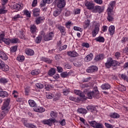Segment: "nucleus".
<instances>
[{
	"instance_id": "7",
	"label": "nucleus",
	"mask_w": 128,
	"mask_h": 128,
	"mask_svg": "<svg viewBox=\"0 0 128 128\" xmlns=\"http://www.w3.org/2000/svg\"><path fill=\"white\" fill-rule=\"evenodd\" d=\"M100 24L96 23L95 24L94 28L92 32V38H96V34H98V32H100Z\"/></svg>"
},
{
	"instance_id": "55",
	"label": "nucleus",
	"mask_w": 128,
	"mask_h": 128,
	"mask_svg": "<svg viewBox=\"0 0 128 128\" xmlns=\"http://www.w3.org/2000/svg\"><path fill=\"white\" fill-rule=\"evenodd\" d=\"M36 88H39L40 90L44 88V84L40 83H36Z\"/></svg>"
},
{
	"instance_id": "14",
	"label": "nucleus",
	"mask_w": 128,
	"mask_h": 128,
	"mask_svg": "<svg viewBox=\"0 0 128 128\" xmlns=\"http://www.w3.org/2000/svg\"><path fill=\"white\" fill-rule=\"evenodd\" d=\"M86 108L88 110V112H97L98 110H96V108L95 106H88L86 107Z\"/></svg>"
},
{
	"instance_id": "37",
	"label": "nucleus",
	"mask_w": 128,
	"mask_h": 128,
	"mask_svg": "<svg viewBox=\"0 0 128 128\" xmlns=\"http://www.w3.org/2000/svg\"><path fill=\"white\" fill-rule=\"evenodd\" d=\"M18 18H22V16L20 14H17L12 18V20H14V22L18 20Z\"/></svg>"
},
{
	"instance_id": "18",
	"label": "nucleus",
	"mask_w": 128,
	"mask_h": 128,
	"mask_svg": "<svg viewBox=\"0 0 128 128\" xmlns=\"http://www.w3.org/2000/svg\"><path fill=\"white\" fill-rule=\"evenodd\" d=\"M44 20V16H39L36 18L35 24H40L43 22Z\"/></svg>"
},
{
	"instance_id": "44",
	"label": "nucleus",
	"mask_w": 128,
	"mask_h": 128,
	"mask_svg": "<svg viewBox=\"0 0 128 128\" xmlns=\"http://www.w3.org/2000/svg\"><path fill=\"white\" fill-rule=\"evenodd\" d=\"M5 10L6 6H2V8L0 9V14H6V12H8V10Z\"/></svg>"
},
{
	"instance_id": "22",
	"label": "nucleus",
	"mask_w": 128,
	"mask_h": 128,
	"mask_svg": "<svg viewBox=\"0 0 128 128\" xmlns=\"http://www.w3.org/2000/svg\"><path fill=\"white\" fill-rule=\"evenodd\" d=\"M0 58L3 60H8V56L3 51L0 50Z\"/></svg>"
},
{
	"instance_id": "8",
	"label": "nucleus",
	"mask_w": 128,
	"mask_h": 128,
	"mask_svg": "<svg viewBox=\"0 0 128 128\" xmlns=\"http://www.w3.org/2000/svg\"><path fill=\"white\" fill-rule=\"evenodd\" d=\"M107 20L108 22H112L114 20V12L110 11V10H107Z\"/></svg>"
},
{
	"instance_id": "50",
	"label": "nucleus",
	"mask_w": 128,
	"mask_h": 128,
	"mask_svg": "<svg viewBox=\"0 0 128 128\" xmlns=\"http://www.w3.org/2000/svg\"><path fill=\"white\" fill-rule=\"evenodd\" d=\"M16 50H18V46H13L11 47L10 48V52H16Z\"/></svg>"
},
{
	"instance_id": "57",
	"label": "nucleus",
	"mask_w": 128,
	"mask_h": 128,
	"mask_svg": "<svg viewBox=\"0 0 128 128\" xmlns=\"http://www.w3.org/2000/svg\"><path fill=\"white\" fill-rule=\"evenodd\" d=\"M120 77L122 78V80H126V82H128V77L126 74H122Z\"/></svg>"
},
{
	"instance_id": "56",
	"label": "nucleus",
	"mask_w": 128,
	"mask_h": 128,
	"mask_svg": "<svg viewBox=\"0 0 128 128\" xmlns=\"http://www.w3.org/2000/svg\"><path fill=\"white\" fill-rule=\"evenodd\" d=\"M30 87L27 86V87L25 88H24L25 96H28V94L30 93Z\"/></svg>"
},
{
	"instance_id": "4",
	"label": "nucleus",
	"mask_w": 128,
	"mask_h": 128,
	"mask_svg": "<svg viewBox=\"0 0 128 128\" xmlns=\"http://www.w3.org/2000/svg\"><path fill=\"white\" fill-rule=\"evenodd\" d=\"M4 36H6L4 33H2L0 34V42H4V44H7L8 46L10 44V42H12L10 38H5Z\"/></svg>"
},
{
	"instance_id": "62",
	"label": "nucleus",
	"mask_w": 128,
	"mask_h": 128,
	"mask_svg": "<svg viewBox=\"0 0 128 128\" xmlns=\"http://www.w3.org/2000/svg\"><path fill=\"white\" fill-rule=\"evenodd\" d=\"M74 66H76L77 68H79L80 66H82V63L80 62H77L76 63H74Z\"/></svg>"
},
{
	"instance_id": "31",
	"label": "nucleus",
	"mask_w": 128,
	"mask_h": 128,
	"mask_svg": "<svg viewBox=\"0 0 128 128\" xmlns=\"http://www.w3.org/2000/svg\"><path fill=\"white\" fill-rule=\"evenodd\" d=\"M94 40L98 42H104V38L102 36H99L94 39Z\"/></svg>"
},
{
	"instance_id": "21",
	"label": "nucleus",
	"mask_w": 128,
	"mask_h": 128,
	"mask_svg": "<svg viewBox=\"0 0 128 128\" xmlns=\"http://www.w3.org/2000/svg\"><path fill=\"white\" fill-rule=\"evenodd\" d=\"M33 14L34 16H40V10L38 8H34L32 10Z\"/></svg>"
},
{
	"instance_id": "53",
	"label": "nucleus",
	"mask_w": 128,
	"mask_h": 128,
	"mask_svg": "<svg viewBox=\"0 0 128 128\" xmlns=\"http://www.w3.org/2000/svg\"><path fill=\"white\" fill-rule=\"evenodd\" d=\"M46 96L47 98H48V100H51L52 98H54V94L50 93V92H46Z\"/></svg>"
},
{
	"instance_id": "43",
	"label": "nucleus",
	"mask_w": 128,
	"mask_h": 128,
	"mask_svg": "<svg viewBox=\"0 0 128 128\" xmlns=\"http://www.w3.org/2000/svg\"><path fill=\"white\" fill-rule=\"evenodd\" d=\"M120 66V62L116 60H112V66Z\"/></svg>"
},
{
	"instance_id": "46",
	"label": "nucleus",
	"mask_w": 128,
	"mask_h": 128,
	"mask_svg": "<svg viewBox=\"0 0 128 128\" xmlns=\"http://www.w3.org/2000/svg\"><path fill=\"white\" fill-rule=\"evenodd\" d=\"M42 37L40 36H38L35 39V42L36 44H40L42 42Z\"/></svg>"
},
{
	"instance_id": "9",
	"label": "nucleus",
	"mask_w": 128,
	"mask_h": 128,
	"mask_svg": "<svg viewBox=\"0 0 128 128\" xmlns=\"http://www.w3.org/2000/svg\"><path fill=\"white\" fill-rule=\"evenodd\" d=\"M22 122L23 124L28 128H36V126L32 123L28 122V121L25 120L24 118L22 119Z\"/></svg>"
},
{
	"instance_id": "47",
	"label": "nucleus",
	"mask_w": 128,
	"mask_h": 128,
	"mask_svg": "<svg viewBox=\"0 0 128 128\" xmlns=\"http://www.w3.org/2000/svg\"><path fill=\"white\" fill-rule=\"evenodd\" d=\"M17 60L20 62H22L24 60V56H18L16 58Z\"/></svg>"
},
{
	"instance_id": "28",
	"label": "nucleus",
	"mask_w": 128,
	"mask_h": 128,
	"mask_svg": "<svg viewBox=\"0 0 128 128\" xmlns=\"http://www.w3.org/2000/svg\"><path fill=\"white\" fill-rule=\"evenodd\" d=\"M92 58H94V55L90 53L84 58V60L86 62H90V60H92Z\"/></svg>"
},
{
	"instance_id": "20",
	"label": "nucleus",
	"mask_w": 128,
	"mask_h": 128,
	"mask_svg": "<svg viewBox=\"0 0 128 128\" xmlns=\"http://www.w3.org/2000/svg\"><path fill=\"white\" fill-rule=\"evenodd\" d=\"M67 54L68 56H71L72 58H76V56H78V52L74 50L70 51L68 52Z\"/></svg>"
},
{
	"instance_id": "19",
	"label": "nucleus",
	"mask_w": 128,
	"mask_h": 128,
	"mask_svg": "<svg viewBox=\"0 0 128 128\" xmlns=\"http://www.w3.org/2000/svg\"><path fill=\"white\" fill-rule=\"evenodd\" d=\"M12 8L15 10V12H18L20 10H22V7L20 4H14L12 6Z\"/></svg>"
},
{
	"instance_id": "64",
	"label": "nucleus",
	"mask_w": 128,
	"mask_h": 128,
	"mask_svg": "<svg viewBox=\"0 0 128 128\" xmlns=\"http://www.w3.org/2000/svg\"><path fill=\"white\" fill-rule=\"evenodd\" d=\"M56 68L58 72H64V70L62 69V68L60 66H57Z\"/></svg>"
},
{
	"instance_id": "40",
	"label": "nucleus",
	"mask_w": 128,
	"mask_h": 128,
	"mask_svg": "<svg viewBox=\"0 0 128 128\" xmlns=\"http://www.w3.org/2000/svg\"><path fill=\"white\" fill-rule=\"evenodd\" d=\"M60 12H62V10L60 9H56V10L54 11L53 16H59V14H60Z\"/></svg>"
},
{
	"instance_id": "15",
	"label": "nucleus",
	"mask_w": 128,
	"mask_h": 128,
	"mask_svg": "<svg viewBox=\"0 0 128 128\" xmlns=\"http://www.w3.org/2000/svg\"><path fill=\"white\" fill-rule=\"evenodd\" d=\"M116 28L114 26H110L108 27V32L110 36H112L114 34Z\"/></svg>"
},
{
	"instance_id": "24",
	"label": "nucleus",
	"mask_w": 128,
	"mask_h": 128,
	"mask_svg": "<svg viewBox=\"0 0 128 128\" xmlns=\"http://www.w3.org/2000/svg\"><path fill=\"white\" fill-rule=\"evenodd\" d=\"M8 92H7L4 91L2 90H1V91H0V98H8Z\"/></svg>"
},
{
	"instance_id": "5",
	"label": "nucleus",
	"mask_w": 128,
	"mask_h": 128,
	"mask_svg": "<svg viewBox=\"0 0 128 128\" xmlns=\"http://www.w3.org/2000/svg\"><path fill=\"white\" fill-rule=\"evenodd\" d=\"M104 7L100 6H94V8L92 10V12L94 14H100L102 12H104Z\"/></svg>"
},
{
	"instance_id": "52",
	"label": "nucleus",
	"mask_w": 128,
	"mask_h": 128,
	"mask_svg": "<svg viewBox=\"0 0 128 128\" xmlns=\"http://www.w3.org/2000/svg\"><path fill=\"white\" fill-rule=\"evenodd\" d=\"M6 114H8V112H6V111L3 110V111L0 114V120H2V118L6 116Z\"/></svg>"
},
{
	"instance_id": "6",
	"label": "nucleus",
	"mask_w": 128,
	"mask_h": 128,
	"mask_svg": "<svg viewBox=\"0 0 128 128\" xmlns=\"http://www.w3.org/2000/svg\"><path fill=\"white\" fill-rule=\"evenodd\" d=\"M88 124L94 128H104V125L102 123L97 122L96 121H89Z\"/></svg>"
},
{
	"instance_id": "58",
	"label": "nucleus",
	"mask_w": 128,
	"mask_h": 128,
	"mask_svg": "<svg viewBox=\"0 0 128 128\" xmlns=\"http://www.w3.org/2000/svg\"><path fill=\"white\" fill-rule=\"evenodd\" d=\"M90 26V20H87L85 22V23L84 25V28H88V26Z\"/></svg>"
},
{
	"instance_id": "45",
	"label": "nucleus",
	"mask_w": 128,
	"mask_h": 128,
	"mask_svg": "<svg viewBox=\"0 0 128 128\" xmlns=\"http://www.w3.org/2000/svg\"><path fill=\"white\" fill-rule=\"evenodd\" d=\"M50 116L52 118H55L58 117V112L54 111H52L50 112Z\"/></svg>"
},
{
	"instance_id": "3",
	"label": "nucleus",
	"mask_w": 128,
	"mask_h": 128,
	"mask_svg": "<svg viewBox=\"0 0 128 128\" xmlns=\"http://www.w3.org/2000/svg\"><path fill=\"white\" fill-rule=\"evenodd\" d=\"M54 2L58 8H64L66 4V0H54Z\"/></svg>"
},
{
	"instance_id": "35",
	"label": "nucleus",
	"mask_w": 128,
	"mask_h": 128,
	"mask_svg": "<svg viewBox=\"0 0 128 128\" xmlns=\"http://www.w3.org/2000/svg\"><path fill=\"white\" fill-rule=\"evenodd\" d=\"M104 56L103 54H100L95 56L94 60H96V62H98V60H101L104 59Z\"/></svg>"
},
{
	"instance_id": "13",
	"label": "nucleus",
	"mask_w": 128,
	"mask_h": 128,
	"mask_svg": "<svg viewBox=\"0 0 128 128\" xmlns=\"http://www.w3.org/2000/svg\"><path fill=\"white\" fill-rule=\"evenodd\" d=\"M88 10H92L94 8V4L90 2H88L85 4Z\"/></svg>"
},
{
	"instance_id": "33",
	"label": "nucleus",
	"mask_w": 128,
	"mask_h": 128,
	"mask_svg": "<svg viewBox=\"0 0 128 128\" xmlns=\"http://www.w3.org/2000/svg\"><path fill=\"white\" fill-rule=\"evenodd\" d=\"M114 6H116V1H112L110 2L109 8H108L107 10H110V11L112 12V10H114Z\"/></svg>"
},
{
	"instance_id": "17",
	"label": "nucleus",
	"mask_w": 128,
	"mask_h": 128,
	"mask_svg": "<svg viewBox=\"0 0 128 128\" xmlns=\"http://www.w3.org/2000/svg\"><path fill=\"white\" fill-rule=\"evenodd\" d=\"M54 122V120L51 118L49 120H44L42 122L44 124H48L50 126H52V123Z\"/></svg>"
},
{
	"instance_id": "27",
	"label": "nucleus",
	"mask_w": 128,
	"mask_h": 128,
	"mask_svg": "<svg viewBox=\"0 0 128 128\" xmlns=\"http://www.w3.org/2000/svg\"><path fill=\"white\" fill-rule=\"evenodd\" d=\"M57 28L58 30H60L62 36H64V34H66V30L63 26L58 25Z\"/></svg>"
},
{
	"instance_id": "11",
	"label": "nucleus",
	"mask_w": 128,
	"mask_h": 128,
	"mask_svg": "<svg viewBox=\"0 0 128 128\" xmlns=\"http://www.w3.org/2000/svg\"><path fill=\"white\" fill-rule=\"evenodd\" d=\"M98 68L96 66H90L86 69V72H88L89 74H92V72H98Z\"/></svg>"
},
{
	"instance_id": "10",
	"label": "nucleus",
	"mask_w": 128,
	"mask_h": 128,
	"mask_svg": "<svg viewBox=\"0 0 128 128\" xmlns=\"http://www.w3.org/2000/svg\"><path fill=\"white\" fill-rule=\"evenodd\" d=\"M54 32H51L44 36V40L46 42L52 40L54 38Z\"/></svg>"
},
{
	"instance_id": "29",
	"label": "nucleus",
	"mask_w": 128,
	"mask_h": 128,
	"mask_svg": "<svg viewBox=\"0 0 128 128\" xmlns=\"http://www.w3.org/2000/svg\"><path fill=\"white\" fill-rule=\"evenodd\" d=\"M56 72V68H51L49 70L48 74L50 76H54Z\"/></svg>"
},
{
	"instance_id": "61",
	"label": "nucleus",
	"mask_w": 128,
	"mask_h": 128,
	"mask_svg": "<svg viewBox=\"0 0 128 128\" xmlns=\"http://www.w3.org/2000/svg\"><path fill=\"white\" fill-rule=\"evenodd\" d=\"M62 78H66L68 76V72H64L60 74Z\"/></svg>"
},
{
	"instance_id": "25",
	"label": "nucleus",
	"mask_w": 128,
	"mask_h": 128,
	"mask_svg": "<svg viewBox=\"0 0 128 128\" xmlns=\"http://www.w3.org/2000/svg\"><path fill=\"white\" fill-rule=\"evenodd\" d=\"M34 110L37 112H44L46 109L43 107L38 106L34 108Z\"/></svg>"
},
{
	"instance_id": "59",
	"label": "nucleus",
	"mask_w": 128,
	"mask_h": 128,
	"mask_svg": "<svg viewBox=\"0 0 128 128\" xmlns=\"http://www.w3.org/2000/svg\"><path fill=\"white\" fill-rule=\"evenodd\" d=\"M127 42H128V37L124 36L122 38L121 40L122 44H126Z\"/></svg>"
},
{
	"instance_id": "2",
	"label": "nucleus",
	"mask_w": 128,
	"mask_h": 128,
	"mask_svg": "<svg viewBox=\"0 0 128 128\" xmlns=\"http://www.w3.org/2000/svg\"><path fill=\"white\" fill-rule=\"evenodd\" d=\"M10 102V98L5 99L3 105L1 108V110H4L6 112H8Z\"/></svg>"
},
{
	"instance_id": "49",
	"label": "nucleus",
	"mask_w": 128,
	"mask_h": 128,
	"mask_svg": "<svg viewBox=\"0 0 128 128\" xmlns=\"http://www.w3.org/2000/svg\"><path fill=\"white\" fill-rule=\"evenodd\" d=\"M20 40L18 38H14L11 39V43L12 44H20Z\"/></svg>"
},
{
	"instance_id": "1",
	"label": "nucleus",
	"mask_w": 128,
	"mask_h": 128,
	"mask_svg": "<svg viewBox=\"0 0 128 128\" xmlns=\"http://www.w3.org/2000/svg\"><path fill=\"white\" fill-rule=\"evenodd\" d=\"M86 92L88 98L90 100H92V98H98V96H100V92L98 90H96L93 91L90 90V89L86 90L84 92Z\"/></svg>"
},
{
	"instance_id": "34",
	"label": "nucleus",
	"mask_w": 128,
	"mask_h": 128,
	"mask_svg": "<svg viewBox=\"0 0 128 128\" xmlns=\"http://www.w3.org/2000/svg\"><path fill=\"white\" fill-rule=\"evenodd\" d=\"M101 88L103 90H110V85L106 83L102 84L101 86Z\"/></svg>"
},
{
	"instance_id": "26",
	"label": "nucleus",
	"mask_w": 128,
	"mask_h": 128,
	"mask_svg": "<svg viewBox=\"0 0 128 128\" xmlns=\"http://www.w3.org/2000/svg\"><path fill=\"white\" fill-rule=\"evenodd\" d=\"M8 82V78L4 77L0 78V84H1L6 86Z\"/></svg>"
},
{
	"instance_id": "16",
	"label": "nucleus",
	"mask_w": 128,
	"mask_h": 128,
	"mask_svg": "<svg viewBox=\"0 0 128 128\" xmlns=\"http://www.w3.org/2000/svg\"><path fill=\"white\" fill-rule=\"evenodd\" d=\"M112 58H109L107 59V61L105 64V66L108 68H110L112 66Z\"/></svg>"
},
{
	"instance_id": "60",
	"label": "nucleus",
	"mask_w": 128,
	"mask_h": 128,
	"mask_svg": "<svg viewBox=\"0 0 128 128\" xmlns=\"http://www.w3.org/2000/svg\"><path fill=\"white\" fill-rule=\"evenodd\" d=\"M74 30H76L77 32H82V28H80V27H78V26H74Z\"/></svg>"
},
{
	"instance_id": "36",
	"label": "nucleus",
	"mask_w": 128,
	"mask_h": 128,
	"mask_svg": "<svg viewBox=\"0 0 128 128\" xmlns=\"http://www.w3.org/2000/svg\"><path fill=\"white\" fill-rule=\"evenodd\" d=\"M28 102L29 104V106H30L31 108H34L36 106V102L32 100H28Z\"/></svg>"
},
{
	"instance_id": "32",
	"label": "nucleus",
	"mask_w": 128,
	"mask_h": 128,
	"mask_svg": "<svg viewBox=\"0 0 128 128\" xmlns=\"http://www.w3.org/2000/svg\"><path fill=\"white\" fill-rule=\"evenodd\" d=\"M74 92L76 96H80L81 98H84V94L80 90H74Z\"/></svg>"
},
{
	"instance_id": "38",
	"label": "nucleus",
	"mask_w": 128,
	"mask_h": 128,
	"mask_svg": "<svg viewBox=\"0 0 128 128\" xmlns=\"http://www.w3.org/2000/svg\"><path fill=\"white\" fill-rule=\"evenodd\" d=\"M77 112H79V114H87L88 111L86 110L84 108H78L77 110Z\"/></svg>"
},
{
	"instance_id": "54",
	"label": "nucleus",
	"mask_w": 128,
	"mask_h": 128,
	"mask_svg": "<svg viewBox=\"0 0 128 128\" xmlns=\"http://www.w3.org/2000/svg\"><path fill=\"white\" fill-rule=\"evenodd\" d=\"M24 15L26 16L28 18H30V12L28 11V10H24Z\"/></svg>"
},
{
	"instance_id": "51",
	"label": "nucleus",
	"mask_w": 128,
	"mask_h": 128,
	"mask_svg": "<svg viewBox=\"0 0 128 128\" xmlns=\"http://www.w3.org/2000/svg\"><path fill=\"white\" fill-rule=\"evenodd\" d=\"M12 94L14 98H18V92L17 90H13L12 92Z\"/></svg>"
},
{
	"instance_id": "63",
	"label": "nucleus",
	"mask_w": 128,
	"mask_h": 128,
	"mask_svg": "<svg viewBox=\"0 0 128 128\" xmlns=\"http://www.w3.org/2000/svg\"><path fill=\"white\" fill-rule=\"evenodd\" d=\"M104 126L106 128H114V126H112V125L109 124L108 123H104Z\"/></svg>"
},
{
	"instance_id": "39",
	"label": "nucleus",
	"mask_w": 128,
	"mask_h": 128,
	"mask_svg": "<svg viewBox=\"0 0 128 128\" xmlns=\"http://www.w3.org/2000/svg\"><path fill=\"white\" fill-rule=\"evenodd\" d=\"M42 60L43 62H46V64H52V60L46 57H42Z\"/></svg>"
},
{
	"instance_id": "30",
	"label": "nucleus",
	"mask_w": 128,
	"mask_h": 128,
	"mask_svg": "<svg viewBox=\"0 0 128 128\" xmlns=\"http://www.w3.org/2000/svg\"><path fill=\"white\" fill-rule=\"evenodd\" d=\"M10 70V67L8 64L4 63V64L3 65V66H2V68L0 69V70H2V72H8Z\"/></svg>"
},
{
	"instance_id": "23",
	"label": "nucleus",
	"mask_w": 128,
	"mask_h": 128,
	"mask_svg": "<svg viewBox=\"0 0 128 128\" xmlns=\"http://www.w3.org/2000/svg\"><path fill=\"white\" fill-rule=\"evenodd\" d=\"M25 54H26L27 56H32L34 54V52L30 48H26L25 50Z\"/></svg>"
},
{
	"instance_id": "48",
	"label": "nucleus",
	"mask_w": 128,
	"mask_h": 128,
	"mask_svg": "<svg viewBox=\"0 0 128 128\" xmlns=\"http://www.w3.org/2000/svg\"><path fill=\"white\" fill-rule=\"evenodd\" d=\"M118 90L120 92H126V88L123 85H120L118 87Z\"/></svg>"
},
{
	"instance_id": "12",
	"label": "nucleus",
	"mask_w": 128,
	"mask_h": 128,
	"mask_svg": "<svg viewBox=\"0 0 128 128\" xmlns=\"http://www.w3.org/2000/svg\"><path fill=\"white\" fill-rule=\"evenodd\" d=\"M30 32L32 34H36L38 32V27L34 24L30 25Z\"/></svg>"
},
{
	"instance_id": "41",
	"label": "nucleus",
	"mask_w": 128,
	"mask_h": 128,
	"mask_svg": "<svg viewBox=\"0 0 128 128\" xmlns=\"http://www.w3.org/2000/svg\"><path fill=\"white\" fill-rule=\"evenodd\" d=\"M112 118H120V116L116 112H114L110 115Z\"/></svg>"
},
{
	"instance_id": "42",
	"label": "nucleus",
	"mask_w": 128,
	"mask_h": 128,
	"mask_svg": "<svg viewBox=\"0 0 128 128\" xmlns=\"http://www.w3.org/2000/svg\"><path fill=\"white\" fill-rule=\"evenodd\" d=\"M40 74V70H32L31 72V74H32V76H38V74Z\"/></svg>"
}]
</instances>
